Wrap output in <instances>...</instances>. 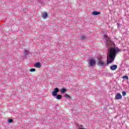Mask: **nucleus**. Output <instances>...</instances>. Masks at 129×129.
I'll return each instance as SVG.
<instances>
[{
    "label": "nucleus",
    "mask_w": 129,
    "mask_h": 129,
    "mask_svg": "<svg viewBox=\"0 0 129 129\" xmlns=\"http://www.w3.org/2000/svg\"><path fill=\"white\" fill-rule=\"evenodd\" d=\"M109 54L107 55V64H110L113 61V47H111Z\"/></svg>",
    "instance_id": "nucleus-1"
},
{
    "label": "nucleus",
    "mask_w": 129,
    "mask_h": 129,
    "mask_svg": "<svg viewBox=\"0 0 129 129\" xmlns=\"http://www.w3.org/2000/svg\"><path fill=\"white\" fill-rule=\"evenodd\" d=\"M58 92H59V88H55L52 92V96H56V99H61L62 98V95H57Z\"/></svg>",
    "instance_id": "nucleus-2"
},
{
    "label": "nucleus",
    "mask_w": 129,
    "mask_h": 129,
    "mask_svg": "<svg viewBox=\"0 0 129 129\" xmlns=\"http://www.w3.org/2000/svg\"><path fill=\"white\" fill-rule=\"evenodd\" d=\"M121 52V49L118 48V47H115V44L113 43V60L115 59L116 54Z\"/></svg>",
    "instance_id": "nucleus-3"
},
{
    "label": "nucleus",
    "mask_w": 129,
    "mask_h": 129,
    "mask_svg": "<svg viewBox=\"0 0 129 129\" xmlns=\"http://www.w3.org/2000/svg\"><path fill=\"white\" fill-rule=\"evenodd\" d=\"M105 39H106V45L108 48H110V47H112V45H113V42L110 40V38L107 37V35H104Z\"/></svg>",
    "instance_id": "nucleus-4"
},
{
    "label": "nucleus",
    "mask_w": 129,
    "mask_h": 129,
    "mask_svg": "<svg viewBox=\"0 0 129 129\" xmlns=\"http://www.w3.org/2000/svg\"><path fill=\"white\" fill-rule=\"evenodd\" d=\"M96 63V61H95V59L94 58H91L89 59L88 64H89V67H93L94 65H95Z\"/></svg>",
    "instance_id": "nucleus-5"
},
{
    "label": "nucleus",
    "mask_w": 129,
    "mask_h": 129,
    "mask_svg": "<svg viewBox=\"0 0 129 129\" xmlns=\"http://www.w3.org/2000/svg\"><path fill=\"white\" fill-rule=\"evenodd\" d=\"M121 98H122V96H121V94H120L119 93H117L115 97V100H119V99H121Z\"/></svg>",
    "instance_id": "nucleus-6"
},
{
    "label": "nucleus",
    "mask_w": 129,
    "mask_h": 129,
    "mask_svg": "<svg viewBox=\"0 0 129 129\" xmlns=\"http://www.w3.org/2000/svg\"><path fill=\"white\" fill-rule=\"evenodd\" d=\"M101 14L100 12L93 11L92 15V16H99Z\"/></svg>",
    "instance_id": "nucleus-7"
},
{
    "label": "nucleus",
    "mask_w": 129,
    "mask_h": 129,
    "mask_svg": "<svg viewBox=\"0 0 129 129\" xmlns=\"http://www.w3.org/2000/svg\"><path fill=\"white\" fill-rule=\"evenodd\" d=\"M98 65H100V66H101V67L105 66V63H104V62H103V61L100 60L99 61V62L98 63Z\"/></svg>",
    "instance_id": "nucleus-8"
},
{
    "label": "nucleus",
    "mask_w": 129,
    "mask_h": 129,
    "mask_svg": "<svg viewBox=\"0 0 129 129\" xmlns=\"http://www.w3.org/2000/svg\"><path fill=\"white\" fill-rule=\"evenodd\" d=\"M35 67H36V68H41V63L40 62H36L35 64Z\"/></svg>",
    "instance_id": "nucleus-9"
},
{
    "label": "nucleus",
    "mask_w": 129,
    "mask_h": 129,
    "mask_svg": "<svg viewBox=\"0 0 129 129\" xmlns=\"http://www.w3.org/2000/svg\"><path fill=\"white\" fill-rule=\"evenodd\" d=\"M43 19H47L48 17V14L47 13H43V15H42Z\"/></svg>",
    "instance_id": "nucleus-10"
},
{
    "label": "nucleus",
    "mask_w": 129,
    "mask_h": 129,
    "mask_svg": "<svg viewBox=\"0 0 129 129\" xmlns=\"http://www.w3.org/2000/svg\"><path fill=\"white\" fill-rule=\"evenodd\" d=\"M60 92L61 93H64V92H66V89L62 88L60 89Z\"/></svg>",
    "instance_id": "nucleus-11"
},
{
    "label": "nucleus",
    "mask_w": 129,
    "mask_h": 129,
    "mask_svg": "<svg viewBox=\"0 0 129 129\" xmlns=\"http://www.w3.org/2000/svg\"><path fill=\"white\" fill-rule=\"evenodd\" d=\"M122 78H123V79H126V80H128V77L127 76H123Z\"/></svg>",
    "instance_id": "nucleus-12"
},
{
    "label": "nucleus",
    "mask_w": 129,
    "mask_h": 129,
    "mask_svg": "<svg viewBox=\"0 0 129 129\" xmlns=\"http://www.w3.org/2000/svg\"><path fill=\"white\" fill-rule=\"evenodd\" d=\"M29 71L30 72H35V71H36V69L32 68L29 70Z\"/></svg>",
    "instance_id": "nucleus-13"
},
{
    "label": "nucleus",
    "mask_w": 129,
    "mask_h": 129,
    "mask_svg": "<svg viewBox=\"0 0 129 129\" xmlns=\"http://www.w3.org/2000/svg\"><path fill=\"white\" fill-rule=\"evenodd\" d=\"M122 96H125V95H126V92L122 91Z\"/></svg>",
    "instance_id": "nucleus-14"
},
{
    "label": "nucleus",
    "mask_w": 129,
    "mask_h": 129,
    "mask_svg": "<svg viewBox=\"0 0 129 129\" xmlns=\"http://www.w3.org/2000/svg\"><path fill=\"white\" fill-rule=\"evenodd\" d=\"M24 54L25 55H28L29 54V51L27 50H24Z\"/></svg>",
    "instance_id": "nucleus-15"
},
{
    "label": "nucleus",
    "mask_w": 129,
    "mask_h": 129,
    "mask_svg": "<svg viewBox=\"0 0 129 129\" xmlns=\"http://www.w3.org/2000/svg\"><path fill=\"white\" fill-rule=\"evenodd\" d=\"M117 68V66L116 64L113 65V70H116V69Z\"/></svg>",
    "instance_id": "nucleus-16"
},
{
    "label": "nucleus",
    "mask_w": 129,
    "mask_h": 129,
    "mask_svg": "<svg viewBox=\"0 0 129 129\" xmlns=\"http://www.w3.org/2000/svg\"><path fill=\"white\" fill-rule=\"evenodd\" d=\"M64 97H66V98H67L68 97L70 98V96L68 94H66Z\"/></svg>",
    "instance_id": "nucleus-17"
},
{
    "label": "nucleus",
    "mask_w": 129,
    "mask_h": 129,
    "mask_svg": "<svg viewBox=\"0 0 129 129\" xmlns=\"http://www.w3.org/2000/svg\"><path fill=\"white\" fill-rule=\"evenodd\" d=\"M81 38L82 40H84V39H85V37L84 36H81Z\"/></svg>",
    "instance_id": "nucleus-18"
},
{
    "label": "nucleus",
    "mask_w": 129,
    "mask_h": 129,
    "mask_svg": "<svg viewBox=\"0 0 129 129\" xmlns=\"http://www.w3.org/2000/svg\"><path fill=\"white\" fill-rule=\"evenodd\" d=\"M8 122H13V119H9L8 120Z\"/></svg>",
    "instance_id": "nucleus-19"
},
{
    "label": "nucleus",
    "mask_w": 129,
    "mask_h": 129,
    "mask_svg": "<svg viewBox=\"0 0 129 129\" xmlns=\"http://www.w3.org/2000/svg\"><path fill=\"white\" fill-rule=\"evenodd\" d=\"M110 69H111V70H113V66H111L110 67Z\"/></svg>",
    "instance_id": "nucleus-20"
},
{
    "label": "nucleus",
    "mask_w": 129,
    "mask_h": 129,
    "mask_svg": "<svg viewBox=\"0 0 129 129\" xmlns=\"http://www.w3.org/2000/svg\"><path fill=\"white\" fill-rule=\"evenodd\" d=\"M117 25L118 26V28H120V26H119V24L117 23Z\"/></svg>",
    "instance_id": "nucleus-21"
},
{
    "label": "nucleus",
    "mask_w": 129,
    "mask_h": 129,
    "mask_svg": "<svg viewBox=\"0 0 129 129\" xmlns=\"http://www.w3.org/2000/svg\"><path fill=\"white\" fill-rule=\"evenodd\" d=\"M79 126H81V127H82V126H83V125L82 124L79 125Z\"/></svg>",
    "instance_id": "nucleus-22"
},
{
    "label": "nucleus",
    "mask_w": 129,
    "mask_h": 129,
    "mask_svg": "<svg viewBox=\"0 0 129 129\" xmlns=\"http://www.w3.org/2000/svg\"><path fill=\"white\" fill-rule=\"evenodd\" d=\"M80 129H86V128H81Z\"/></svg>",
    "instance_id": "nucleus-23"
},
{
    "label": "nucleus",
    "mask_w": 129,
    "mask_h": 129,
    "mask_svg": "<svg viewBox=\"0 0 129 129\" xmlns=\"http://www.w3.org/2000/svg\"><path fill=\"white\" fill-rule=\"evenodd\" d=\"M117 116H115L114 117V118H116L117 117Z\"/></svg>",
    "instance_id": "nucleus-24"
}]
</instances>
